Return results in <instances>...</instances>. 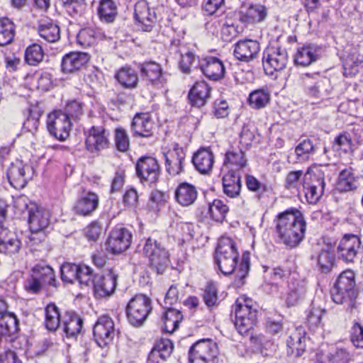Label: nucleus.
Listing matches in <instances>:
<instances>
[{"label": "nucleus", "mask_w": 363, "mask_h": 363, "mask_svg": "<svg viewBox=\"0 0 363 363\" xmlns=\"http://www.w3.org/2000/svg\"><path fill=\"white\" fill-rule=\"evenodd\" d=\"M274 223L279 242L286 248H295L303 240L306 222L298 210H286L279 213L274 219Z\"/></svg>", "instance_id": "1"}, {"label": "nucleus", "mask_w": 363, "mask_h": 363, "mask_svg": "<svg viewBox=\"0 0 363 363\" xmlns=\"http://www.w3.org/2000/svg\"><path fill=\"white\" fill-rule=\"evenodd\" d=\"M331 296L335 303L345 304L347 310L350 312L357 308L358 291L353 271L346 270L340 274L332 290Z\"/></svg>", "instance_id": "2"}, {"label": "nucleus", "mask_w": 363, "mask_h": 363, "mask_svg": "<svg viewBox=\"0 0 363 363\" xmlns=\"http://www.w3.org/2000/svg\"><path fill=\"white\" fill-rule=\"evenodd\" d=\"M239 253L235 242L228 237H222L216 250L215 259L220 271L225 275L235 272Z\"/></svg>", "instance_id": "3"}, {"label": "nucleus", "mask_w": 363, "mask_h": 363, "mask_svg": "<svg viewBox=\"0 0 363 363\" xmlns=\"http://www.w3.org/2000/svg\"><path fill=\"white\" fill-rule=\"evenodd\" d=\"M143 253L149 259L150 269L157 274H162L170 264L168 250L160 242L149 238L143 247Z\"/></svg>", "instance_id": "4"}, {"label": "nucleus", "mask_w": 363, "mask_h": 363, "mask_svg": "<svg viewBox=\"0 0 363 363\" xmlns=\"http://www.w3.org/2000/svg\"><path fill=\"white\" fill-rule=\"evenodd\" d=\"M234 311L235 314V326L238 333L244 335L256 323L257 310L253 308L252 300L240 297L235 302Z\"/></svg>", "instance_id": "5"}, {"label": "nucleus", "mask_w": 363, "mask_h": 363, "mask_svg": "<svg viewBox=\"0 0 363 363\" xmlns=\"http://www.w3.org/2000/svg\"><path fill=\"white\" fill-rule=\"evenodd\" d=\"M152 310L150 298L142 294H136L129 301L125 308L128 323L135 328L142 326Z\"/></svg>", "instance_id": "6"}, {"label": "nucleus", "mask_w": 363, "mask_h": 363, "mask_svg": "<svg viewBox=\"0 0 363 363\" xmlns=\"http://www.w3.org/2000/svg\"><path fill=\"white\" fill-rule=\"evenodd\" d=\"M218 349L215 342L203 339L195 342L189 350V363H216Z\"/></svg>", "instance_id": "7"}, {"label": "nucleus", "mask_w": 363, "mask_h": 363, "mask_svg": "<svg viewBox=\"0 0 363 363\" xmlns=\"http://www.w3.org/2000/svg\"><path fill=\"white\" fill-rule=\"evenodd\" d=\"M135 172L140 183L152 186L160 176L161 170L158 161L152 157H142L135 165Z\"/></svg>", "instance_id": "8"}, {"label": "nucleus", "mask_w": 363, "mask_h": 363, "mask_svg": "<svg viewBox=\"0 0 363 363\" xmlns=\"http://www.w3.org/2000/svg\"><path fill=\"white\" fill-rule=\"evenodd\" d=\"M47 128L51 135L64 141L69 135L72 123L69 116L62 111H55L48 116Z\"/></svg>", "instance_id": "9"}, {"label": "nucleus", "mask_w": 363, "mask_h": 363, "mask_svg": "<svg viewBox=\"0 0 363 363\" xmlns=\"http://www.w3.org/2000/svg\"><path fill=\"white\" fill-rule=\"evenodd\" d=\"M93 334L96 342L100 347L110 345L116 334L112 318L108 315L99 317L94 326Z\"/></svg>", "instance_id": "10"}, {"label": "nucleus", "mask_w": 363, "mask_h": 363, "mask_svg": "<svg viewBox=\"0 0 363 363\" xmlns=\"http://www.w3.org/2000/svg\"><path fill=\"white\" fill-rule=\"evenodd\" d=\"M289 60L288 53L284 48H271L268 50L267 55L263 56V66L266 72L270 74L274 71L283 70Z\"/></svg>", "instance_id": "11"}, {"label": "nucleus", "mask_w": 363, "mask_h": 363, "mask_svg": "<svg viewBox=\"0 0 363 363\" xmlns=\"http://www.w3.org/2000/svg\"><path fill=\"white\" fill-rule=\"evenodd\" d=\"M165 169L167 172L173 177L179 175L184 172V162L186 153L183 147L178 143H174L172 149L164 154Z\"/></svg>", "instance_id": "12"}, {"label": "nucleus", "mask_w": 363, "mask_h": 363, "mask_svg": "<svg viewBox=\"0 0 363 363\" xmlns=\"http://www.w3.org/2000/svg\"><path fill=\"white\" fill-rule=\"evenodd\" d=\"M132 235L124 228H116L110 233L107 240V249L112 254H120L130 245Z\"/></svg>", "instance_id": "13"}, {"label": "nucleus", "mask_w": 363, "mask_h": 363, "mask_svg": "<svg viewBox=\"0 0 363 363\" xmlns=\"http://www.w3.org/2000/svg\"><path fill=\"white\" fill-rule=\"evenodd\" d=\"M361 249V240L357 235H345L337 249L338 257L347 263L354 262Z\"/></svg>", "instance_id": "14"}, {"label": "nucleus", "mask_w": 363, "mask_h": 363, "mask_svg": "<svg viewBox=\"0 0 363 363\" xmlns=\"http://www.w3.org/2000/svg\"><path fill=\"white\" fill-rule=\"evenodd\" d=\"M301 79L307 94L311 97H322L327 91L325 86L329 84V80L318 73H306L303 74Z\"/></svg>", "instance_id": "15"}, {"label": "nucleus", "mask_w": 363, "mask_h": 363, "mask_svg": "<svg viewBox=\"0 0 363 363\" xmlns=\"http://www.w3.org/2000/svg\"><path fill=\"white\" fill-rule=\"evenodd\" d=\"M30 171L29 166H25L21 160H16L11 163L7 171L9 183L15 189L24 188L30 179V175H27Z\"/></svg>", "instance_id": "16"}, {"label": "nucleus", "mask_w": 363, "mask_h": 363, "mask_svg": "<svg viewBox=\"0 0 363 363\" xmlns=\"http://www.w3.org/2000/svg\"><path fill=\"white\" fill-rule=\"evenodd\" d=\"M118 276L110 271L104 276H96L94 291L96 298H106L112 295L116 288Z\"/></svg>", "instance_id": "17"}, {"label": "nucleus", "mask_w": 363, "mask_h": 363, "mask_svg": "<svg viewBox=\"0 0 363 363\" xmlns=\"http://www.w3.org/2000/svg\"><path fill=\"white\" fill-rule=\"evenodd\" d=\"M267 15V9L264 6L255 4L242 8L238 13V18L239 21L247 27L264 21Z\"/></svg>", "instance_id": "18"}, {"label": "nucleus", "mask_w": 363, "mask_h": 363, "mask_svg": "<svg viewBox=\"0 0 363 363\" xmlns=\"http://www.w3.org/2000/svg\"><path fill=\"white\" fill-rule=\"evenodd\" d=\"M260 50L259 43L257 40L245 39L235 45V57L243 62H250L257 57Z\"/></svg>", "instance_id": "19"}, {"label": "nucleus", "mask_w": 363, "mask_h": 363, "mask_svg": "<svg viewBox=\"0 0 363 363\" xmlns=\"http://www.w3.org/2000/svg\"><path fill=\"white\" fill-rule=\"evenodd\" d=\"M155 123L149 113H137L131 123L133 135L148 138L152 135Z\"/></svg>", "instance_id": "20"}, {"label": "nucleus", "mask_w": 363, "mask_h": 363, "mask_svg": "<svg viewBox=\"0 0 363 363\" xmlns=\"http://www.w3.org/2000/svg\"><path fill=\"white\" fill-rule=\"evenodd\" d=\"M135 18L145 32L152 30L155 25L157 16L145 2L137 3L135 6Z\"/></svg>", "instance_id": "21"}, {"label": "nucleus", "mask_w": 363, "mask_h": 363, "mask_svg": "<svg viewBox=\"0 0 363 363\" xmlns=\"http://www.w3.org/2000/svg\"><path fill=\"white\" fill-rule=\"evenodd\" d=\"M306 280L292 277L288 284L287 294L285 298L288 307L296 306L306 293Z\"/></svg>", "instance_id": "22"}, {"label": "nucleus", "mask_w": 363, "mask_h": 363, "mask_svg": "<svg viewBox=\"0 0 363 363\" xmlns=\"http://www.w3.org/2000/svg\"><path fill=\"white\" fill-rule=\"evenodd\" d=\"M109 133L103 127L93 126L86 139L87 149L91 152L108 147Z\"/></svg>", "instance_id": "23"}, {"label": "nucleus", "mask_w": 363, "mask_h": 363, "mask_svg": "<svg viewBox=\"0 0 363 363\" xmlns=\"http://www.w3.org/2000/svg\"><path fill=\"white\" fill-rule=\"evenodd\" d=\"M21 243L17 235L8 228L0 227V252L14 255L21 249Z\"/></svg>", "instance_id": "24"}, {"label": "nucleus", "mask_w": 363, "mask_h": 363, "mask_svg": "<svg viewBox=\"0 0 363 363\" xmlns=\"http://www.w3.org/2000/svg\"><path fill=\"white\" fill-rule=\"evenodd\" d=\"M200 69L206 77L214 81L223 78L225 74V67L223 62L215 57H210L203 60L200 65Z\"/></svg>", "instance_id": "25"}, {"label": "nucleus", "mask_w": 363, "mask_h": 363, "mask_svg": "<svg viewBox=\"0 0 363 363\" xmlns=\"http://www.w3.org/2000/svg\"><path fill=\"white\" fill-rule=\"evenodd\" d=\"M28 223L32 232L43 231L50 222V213L48 210L34 207L29 209Z\"/></svg>", "instance_id": "26"}, {"label": "nucleus", "mask_w": 363, "mask_h": 363, "mask_svg": "<svg viewBox=\"0 0 363 363\" xmlns=\"http://www.w3.org/2000/svg\"><path fill=\"white\" fill-rule=\"evenodd\" d=\"M196 169L203 174L211 171L214 163L213 152L208 148H200L192 157Z\"/></svg>", "instance_id": "27"}, {"label": "nucleus", "mask_w": 363, "mask_h": 363, "mask_svg": "<svg viewBox=\"0 0 363 363\" xmlns=\"http://www.w3.org/2000/svg\"><path fill=\"white\" fill-rule=\"evenodd\" d=\"M211 87L205 82L195 83L189 93V99L194 106H203L211 96Z\"/></svg>", "instance_id": "28"}, {"label": "nucleus", "mask_w": 363, "mask_h": 363, "mask_svg": "<svg viewBox=\"0 0 363 363\" xmlns=\"http://www.w3.org/2000/svg\"><path fill=\"white\" fill-rule=\"evenodd\" d=\"M89 61V55L86 52H70L62 60V69L65 73L79 70Z\"/></svg>", "instance_id": "29"}, {"label": "nucleus", "mask_w": 363, "mask_h": 363, "mask_svg": "<svg viewBox=\"0 0 363 363\" xmlns=\"http://www.w3.org/2000/svg\"><path fill=\"white\" fill-rule=\"evenodd\" d=\"M223 189L224 194L230 198L240 195L241 189L240 175L235 170H228L223 177Z\"/></svg>", "instance_id": "30"}, {"label": "nucleus", "mask_w": 363, "mask_h": 363, "mask_svg": "<svg viewBox=\"0 0 363 363\" xmlns=\"http://www.w3.org/2000/svg\"><path fill=\"white\" fill-rule=\"evenodd\" d=\"M321 55V48L315 45H305L296 53L294 62L296 65L306 67L316 61Z\"/></svg>", "instance_id": "31"}, {"label": "nucleus", "mask_w": 363, "mask_h": 363, "mask_svg": "<svg viewBox=\"0 0 363 363\" xmlns=\"http://www.w3.org/2000/svg\"><path fill=\"white\" fill-rule=\"evenodd\" d=\"M198 192L196 187L187 182L181 183L175 191L176 201L183 206H189L193 204L196 198Z\"/></svg>", "instance_id": "32"}, {"label": "nucleus", "mask_w": 363, "mask_h": 363, "mask_svg": "<svg viewBox=\"0 0 363 363\" xmlns=\"http://www.w3.org/2000/svg\"><path fill=\"white\" fill-rule=\"evenodd\" d=\"M98 205V196L95 193L88 192L77 201L74 210L79 215L87 216L94 211Z\"/></svg>", "instance_id": "33"}, {"label": "nucleus", "mask_w": 363, "mask_h": 363, "mask_svg": "<svg viewBox=\"0 0 363 363\" xmlns=\"http://www.w3.org/2000/svg\"><path fill=\"white\" fill-rule=\"evenodd\" d=\"M173 351V344L168 339L159 341L152 349L148 356L149 363H159L158 358L164 361Z\"/></svg>", "instance_id": "34"}, {"label": "nucleus", "mask_w": 363, "mask_h": 363, "mask_svg": "<svg viewBox=\"0 0 363 363\" xmlns=\"http://www.w3.org/2000/svg\"><path fill=\"white\" fill-rule=\"evenodd\" d=\"M31 274L44 286L48 285L57 287V280L53 269L44 264L35 265L31 271Z\"/></svg>", "instance_id": "35"}, {"label": "nucleus", "mask_w": 363, "mask_h": 363, "mask_svg": "<svg viewBox=\"0 0 363 363\" xmlns=\"http://www.w3.org/2000/svg\"><path fill=\"white\" fill-rule=\"evenodd\" d=\"M64 332L67 337H74L82 330V319L73 311H67L63 320Z\"/></svg>", "instance_id": "36"}, {"label": "nucleus", "mask_w": 363, "mask_h": 363, "mask_svg": "<svg viewBox=\"0 0 363 363\" xmlns=\"http://www.w3.org/2000/svg\"><path fill=\"white\" fill-rule=\"evenodd\" d=\"M327 167H309L303 176V183L308 186H315L318 189L322 188L325 190V172L323 169Z\"/></svg>", "instance_id": "37"}, {"label": "nucleus", "mask_w": 363, "mask_h": 363, "mask_svg": "<svg viewBox=\"0 0 363 363\" xmlns=\"http://www.w3.org/2000/svg\"><path fill=\"white\" fill-rule=\"evenodd\" d=\"M162 320L164 323L163 330L168 333H172L179 327L183 319V315L179 310L173 308H166Z\"/></svg>", "instance_id": "38"}, {"label": "nucleus", "mask_w": 363, "mask_h": 363, "mask_svg": "<svg viewBox=\"0 0 363 363\" xmlns=\"http://www.w3.org/2000/svg\"><path fill=\"white\" fill-rule=\"evenodd\" d=\"M18 330V320L15 314H6L0 318V342L15 335Z\"/></svg>", "instance_id": "39"}, {"label": "nucleus", "mask_w": 363, "mask_h": 363, "mask_svg": "<svg viewBox=\"0 0 363 363\" xmlns=\"http://www.w3.org/2000/svg\"><path fill=\"white\" fill-rule=\"evenodd\" d=\"M302 333H304L303 330L301 328H297L287 339V352L289 354L300 357L304 352L305 345L303 344L302 340L305 337L302 335Z\"/></svg>", "instance_id": "40"}, {"label": "nucleus", "mask_w": 363, "mask_h": 363, "mask_svg": "<svg viewBox=\"0 0 363 363\" xmlns=\"http://www.w3.org/2000/svg\"><path fill=\"white\" fill-rule=\"evenodd\" d=\"M246 164L247 160L245 157L244 152L241 150H231L226 152L224 165L228 170L238 172L245 167Z\"/></svg>", "instance_id": "41"}, {"label": "nucleus", "mask_w": 363, "mask_h": 363, "mask_svg": "<svg viewBox=\"0 0 363 363\" xmlns=\"http://www.w3.org/2000/svg\"><path fill=\"white\" fill-rule=\"evenodd\" d=\"M138 68L141 76L152 83L159 81L162 77L161 66L155 62L139 64Z\"/></svg>", "instance_id": "42"}, {"label": "nucleus", "mask_w": 363, "mask_h": 363, "mask_svg": "<svg viewBox=\"0 0 363 363\" xmlns=\"http://www.w3.org/2000/svg\"><path fill=\"white\" fill-rule=\"evenodd\" d=\"M115 77L118 82L125 88L135 87L138 81L135 70L128 67L121 68Z\"/></svg>", "instance_id": "43"}, {"label": "nucleus", "mask_w": 363, "mask_h": 363, "mask_svg": "<svg viewBox=\"0 0 363 363\" xmlns=\"http://www.w3.org/2000/svg\"><path fill=\"white\" fill-rule=\"evenodd\" d=\"M98 13L101 21L112 23L117 15V8L113 0H101Z\"/></svg>", "instance_id": "44"}, {"label": "nucleus", "mask_w": 363, "mask_h": 363, "mask_svg": "<svg viewBox=\"0 0 363 363\" xmlns=\"http://www.w3.org/2000/svg\"><path fill=\"white\" fill-rule=\"evenodd\" d=\"M38 33L41 38L49 43H55L60 38V28L52 22H47L39 26Z\"/></svg>", "instance_id": "45"}, {"label": "nucleus", "mask_w": 363, "mask_h": 363, "mask_svg": "<svg viewBox=\"0 0 363 363\" xmlns=\"http://www.w3.org/2000/svg\"><path fill=\"white\" fill-rule=\"evenodd\" d=\"M15 35V26L9 18L0 19V46L11 43Z\"/></svg>", "instance_id": "46"}, {"label": "nucleus", "mask_w": 363, "mask_h": 363, "mask_svg": "<svg viewBox=\"0 0 363 363\" xmlns=\"http://www.w3.org/2000/svg\"><path fill=\"white\" fill-rule=\"evenodd\" d=\"M45 313L46 328L50 331L56 330L60 323V315L57 307L54 303H50L45 308Z\"/></svg>", "instance_id": "47"}, {"label": "nucleus", "mask_w": 363, "mask_h": 363, "mask_svg": "<svg viewBox=\"0 0 363 363\" xmlns=\"http://www.w3.org/2000/svg\"><path fill=\"white\" fill-rule=\"evenodd\" d=\"M356 188L357 182L352 170H342L338 177L337 189L340 191H350Z\"/></svg>", "instance_id": "48"}, {"label": "nucleus", "mask_w": 363, "mask_h": 363, "mask_svg": "<svg viewBox=\"0 0 363 363\" xmlns=\"http://www.w3.org/2000/svg\"><path fill=\"white\" fill-rule=\"evenodd\" d=\"M228 211V206L220 199H215L208 208L210 217L216 222H223Z\"/></svg>", "instance_id": "49"}, {"label": "nucleus", "mask_w": 363, "mask_h": 363, "mask_svg": "<svg viewBox=\"0 0 363 363\" xmlns=\"http://www.w3.org/2000/svg\"><path fill=\"white\" fill-rule=\"evenodd\" d=\"M335 257L333 252L323 250L318 257V266L322 273L328 274L335 266Z\"/></svg>", "instance_id": "50"}, {"label": "nucleus", "mask_w": 363, "mask_h": 363, "mask_svg": "<svg viewBox=\"0 0 363 363\" xmlns=\"http://www.w3.org/2000/svg\"><path fill=\"white\" fill-rule=\"evenodd\" d=\"M44 57V52L38 44H33L29 46L25 52L26 62L32 66H35L43 61Z\"/></svg>", "instance_id": "51"}, {"label": "nucleus", "mask_w": 363, "mask_h": 363, "mask_svg": "<svg viewBox=\"0 0 363 363\" xmlns=\"http://www.w3.org/2000/svg\"><path fill=\"white\" fill-rule=\"evenodd\" d=\"M250 106L259 109L264 107L269 101V94L268 92L258 89L252 91L248 99Z\"/></svg>", "instance_id": "52"}, {"label": "nucleus", "mask_w": 363, "mask_h": 363, "mask_svg": "<svg viewBox=\"0 0 363 363\" xmlns=\"http://www.w3.org/2000/svg\"><path fill=\"white\" fill-rule=\"evenodd\" d=\"M61 277L64 281L74 283L77 279L79 265L65 263L61 267Z\"/></svg>", "instance_id": "53"}, {"label": "nucleus", "mask_w": 363, "mask_h": 363, "mask_svg": "<svg viewBox=\"0 0 363 363\" xmlns=\"http://www.w3.org/2000/svg\"><path fill=\"white\" fill-rule=\"evenodd\" d=\"M314 152V146L309 139L303 140L295 148V153L298 160H306Z\"/></svg>", "instance_id": "54"}, {"label": "nucleus", "mask_w": 363, "mask_h": 363, "mask_svg": "<svg viewBox=\"0 0 363 363\" xmlns=\"http://www.w3.org/2000/svg\"><path fill=\"white\" fill-rule=\"evenodd\" d=\"M250 252H245L242 255L241 262L238 265L236 274V278L239 281L238 284H243V281L248 274L250 267Z\"/></svg>", "instance_id": "55"}, {"label": "nucleus", "mask_w": 363, "mask_h": 363, "mask_svg": "<svg viewBox=\"0 0 363 363\" xmlns=\"http://www.w3.org/2000/svg\"><path fill=\"white\" fill-rule=\"evenodd\" d=\"M328 363H350L351 355L348 351L343 348H337L330 352L328 356Z\"/></svg>", "instance_id": "56"}, {"label": "nucleus", "mask_w": 363, "mask_h": 363, "mask_svg": "<svg viewBox=\"0 0 363 363\" xmlns=\"http://www.w3.org/2000/svg\"><path fill=\"white\" fill-rule=\"evenodd\" d=\"M305 192V197L309 203H316L323 194L324 191L322 188L318 189L315 186L303 184Z\"/></svg>", "instance_id": "57"}, {"label": "nucleus", "mask_w": 363, "mask_h": 363, "mask_svg": "<svg viewBox=\"0 0 363 363\" xmlns=\"http://www.w3.org/2000/svg\"><path fill=\"white\" fill-rule=\"evenodd\" d=\"M352 142L348 133H342L335 138L333 147L337 150H342L345 152L352 150Z\"/></svg>", "instance_id": "58"}, {"label": "nucleus", "mask_w": 363, "mask_h": 363, "mask_svg": "<svg viewBox=\"0 0 363 363\" xmlns=\"http://www.w3.org/2000/svg\"><path fill=\"white\" fill-rule=\"evenodd\" d=\"M115 143L117 150L121 152H126L129 149V138L124 129L117 128L116 130Z\"/></svg>", "instance_id": "59"}, {"label": "nucleus", "mask_w": 363, "mask_h": 363, "mask_svg": "<svg viewBox=\"0 0 363 363\" xmlns=\"http://www.w3.org/2000/svg\"><path fill=\"white\" fill-rule=\"evenodd\" d=\"M203 298L206 305L208 307H213L218 302V291L216 286L213 284H208L203 291Z\"/></svg>", "instance_id": "60"}, {"label": "nucleus", "mask_w": 363, "mask_h": 363, "mask_svg": "<svg viewBox=\"0 0 363 363\" xmlns=\"http://www.w3.org/2000/svg\"><path fill=\"white\" fill-rule=\"evenodd\" d=\"M303 176L304 174L301 170L289 172L285 179V187L289 190H298V182L301 178L303 179Z\"/></svg>", "instance_id": "61"}, {"label": "nucleus", "mask_w": 363, "mask_h": 363, "mask_svg": "<svg viewBox=\"0 0 363 363\" xmlns=\"http://www.w3.org/2000/svg\"><path fill=\"white\" fill-rule=\"evenodd\" d=\"M240 33L238 26L233 23L226 21L221 29L222 38L224 41L230 42Z\"/></svg>", "instance_id": "62"}, {"label": "nucleus", "mask_w": 363, "mask_h": 363, "mask_svg": "<svg viewBox=\"0 0 363 363\" xmlns=\"http://www.w3.org/2000/svg\"><path fill=\"white\" fill-rule=\"evenodd\" d=\"M44 285L31 274L24 282L25 290L31 294L39 293Z\"/></svg>", "instance_id": "63"}, {"label": "nucleus", "mask_w": 363, "mask_h": 363, "mask_svg": "<svg viewBox=\"0 0 363 363\" xmlns=\"http://www.w3.org/2000/svg\"><path fill=\"white\" fill-rule=\"evenodd\" d=\"M94 30L90 28H84L79 31L77 35V42L84 46H89L94 43Z\"/></svg>", "instance_id": "64"}]
</instances>
